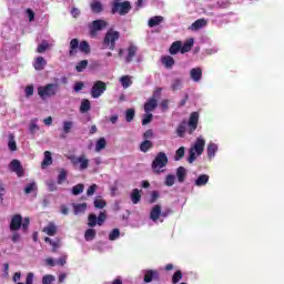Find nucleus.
<instances>
[{
  "label": "nucleus",
  "instance_id": "1",
  "mask_svg": "<svg viewBox=\"0 0 284 284\" xmlns=\"http://www.w3.org/2000/svg\"><path fill=\"white\" fill-rule=\"evenodd\" d=\"M169 162L170 159L168 158V154H165V152H159L151 164V170H153V174H162V172H165L163 168H168Z\"/></svg>",
  "mask_w": 284,
  "mask_h": 284
},
{
  "label": "nucleus",
  "instance_id": "2",
  "mask_svg": "<svg viewBox=\"0 0 284 284\" xmlns=\"http://www.w3.org/2000/svg\"><path fill=\"white\" fill-rule=\"evenodd\" d=\"M119 39H121V33L119 31H114V29H109L102 41L103 49L114 50Z\"/></svg>",
  "mask_w": 284,
  "mask_h": 284
},
{
  "label": "nucleus",
  "instance_id": "3",
  "mask_svg": "<svg viewBox=\"0 0 284 284\" xmlns=\"http://www.w3.org/2000/svg\"><path fill=\"white\" fill-rule=\"evenodd\" d=\"M203 152H205V139L203 138H197L195 140V143L193 146H191V149L189 150V159L187 162L189 163H193L196 161V155L201 156V154H203Z\"/></svg>",
  "mask_w": 284,
  "mask_h": 284
},
{
  "label": "nucleus",
  "instance_id": "4",
  "mask_svg": "<svg viewBox=\"0 0 284 284\" xmlns=\"http://www.w3.org/2000/svg\"><path fill=\"white\" fill-rule=\"evenodd\" d=\"M60 87L58 83H48L44 87L38 88V94L40 99H52L59 94Z\"/></svg>",
  "mask_w": 284,
  "mask_h": 284
},
{
  "label": "nucleus",
  "instance_id": "5",
  "mask_svg": "<svg viewBox=\"0 0 284 284\" xmlns=\"http://www.w3.org/2000/svg\"><path fill=\"white\" fill-rule=\"evenodd\" d=\"M77 50L84 52V54H90V43L83 40L79 44V39L74 38L70 41L69 57H74V54H77Z\"/></svg>",
  "mask_w": 284,
  "mask_h": 284
},
{
  "label": "nucleus",
  "instance_id": "6",
  "mask_svg": "<svg viewBox=\"0 0 284 284\" xmlns=\"http://www.w3.org/2000/svg\"><path fill=\"white\" fill-rule=\"evenodd\" d=\"M132 10V4L130 1L119 2V0L112 3L111 14H120V17H125L128 12Z\"/></svg>",
  "mask_w": 284,
  "mask_h": 284
},
{
  "label": "nucleus",
  "instance_id": "7",
  "mask_svg": "<svg viewBox=\"0 0 284 284\" xmlns=\"http://www.w3.org/2000/svg\"><path fill=\"white\" fill-rule=\"evenodd\" d=\"M69 161H71V163H72V165H74V168H77V165H79V170H81V171L88 170V168H90V160L88 159L87 154H82L80 156L71 155L69 158Z\"/></svg>",
  "mask_w": 284,
  "mask_h": 284
},
{
  "label": "nucleus",
  "instance_id": "8",
  "mask_svg": "<svg viewBox=\"0 0 284 284\" xmlns=\"http://www.w3.org/2000/svg\"><path fill=\"white\" fill-rule=\"evenodd\" d=\"M104 28H108V21L101 19L92 21V23L89 24L91 39H94L98 32H101V30H104Z\"/></svg>",
  "mask_w": 284,
  "mask_h": 284
},
{
  "label": "nucleus",
  "instance_id": "9",
  "mask_svg": "<svg viewBox=\"0 0 284 284\" xmlns=\"http://www.w3.org/2000/svg\"><path fill=\"white\" fill-rule=\"evenodd\" d=\"M108 90V84L105 82L98 80L91 88V97L92 99H99Z\"/></svg>",
  "mask_w": 284,
  "mask_h": 284
},
{
  "label": "nucleus",
  "instance_id": "10",
  "mask_svg": "<svg viewBox=\"0 0 284 284\" xmlns=\"http://www.w3.org/2000/svg\"><path fill=\"white\" fill-rule=\"evenodd\" d=\"M9 170L11 172H14L17 176H26V171L23 170V166L21 165V161L19 160H12L9 164Z\"/></svg>",
  "mask_w": 284,
  "mask_h": 284
},
{
  "label": "nucleus",
  "instance_id": "11",
  "mask_svg": "<svg viewBox=\"0 0 284 284\" xmlns=\"http://www.w3.org/2000/svg\"><path fill=\"white\" fill-rule=\"evenodd\" d=\"M144 283H152V281H161V274L156 270H145L144 271Z\"/></svg>",
  "mask_w": 284,
  "mask_h": 284
},
{
  "label": "nucleus",
  "instance_id": "12",
  "mask_svg": "<svg viewBox=\"0 0 284 284\" xmlns=\"http://www.w3.org/2000/svg\"><path fill=\"white\" fill-rule=\"evenodd\" d=\"M189 134H194L196 128H199V112H192L189 118Z\"/></svg>",
  "mask_w": 284,
  "mask_h": 284
},
{
  "label": "nucleus",
  "instance_id": "13",
  "mask_svg": "<svg viewBox=\"0 0 284 284\" xmlns=\"http://www.w3.org/2000/svg\"><path fill=\"white\" fill-rule=\"evenodd\" d=\"M48 65V61L43 57H37L33 60V68L38 72H41V70H45V67Z\"/></svg>",
  "mask_w": 284,
  "mask_h": 284
},
{
  "label": "nucleus",
  "instance_id": "14",
  "mask_svg": "<svg viewBox=\"0 0 284 284\" xmlns=\"http://www.w3.org/2000/svg\"><path fill=\"white\" fill-rule=\"evenodd\" d=\"M22 223H23V217L21 215H14L10 223V230L12 232H17L21 230Z\"/></svg>",
  "mask_w": 284,
  "mask_h": 284
},
{
  "label": "nucleus",
  "instance_id": "15",
  "mask_svg": "<svg viewBox=\"0 0 284 284\" xmlns=\"http://www.w3.org/2000/svg\"><path fill=\"white\" fill-rule=\"evenodd\" d=\"M126 57L124 58L125 63H132L134 57H136V52H139V48H136V45L131 44L129 45V48L126 49Z\"/></svg>",
  "mask_w": 284,
  "mask_h": 284
},
{
  "label": "nucleus",
  "instance_id": "16",
  "mask_svg": "<svg viewBox=\"0 0 284 284\" xmlns=\"http://www.w3.org/2000/svg\"><path fill=\"white\" fill-rule=\"evenodd\" d=\"M159 108V101L154 98H150L145 103H144V112L150 113L154 112Z\"/></svg>",
  "mask_w": 284,
  "mask_h": 284
},
{
  "label": "nucleus",
  "instance_id": "17",
  "mask_svg": "<svg viewBox=\"0 0 284 284\" xmlns=\"http://www.w3.org/2000/svg\"><path fill=\"white\" fill-rule=\"evenodd\" d=\"M161 63H162V65H164V68H166V70H172V68H174V64L176 63V61L171 55H163L161 58Z\"/></svg>",
  "mask_w": 284,
  "mask_h": 284
},
{
  "label": "nucleus",
  "instance_id": "18",
  "mask_svg": "<svg viewBox=\"0 0 284 284\" xmlns=\"http://www.w3.org/2000/svg\"><path fill=\"white\" fill-rule=\"evenodd\" d=\"M192 81H195V83H199L203 77V70L201 68H193L190 72Z\"/></svg>",
  "mask_w": 284,
  "mask_h": 284
},
{
  "label": "nucleus",
  "instance_id": "19",
  "mask_svg": "<svg viewBox=\"0 0 284 284\" xmlns=\"http://www.w3.org/2000/svg\"><path fill=\"white\" fill-rule=\"evenodd\" d=\"M160 217H161V205L156 204L151 210L150 219L151 221L156 223V221H159Z\"/></svg>",
  "mask_w": 284,
  "mask_h": 284
},
{
  "label": "nucleus",
  "instance_id": "20",
  "mask_svg": "<svg viewBox=\"0 0 284 284\" xmlns=\"http://www.w3.org/2000/svg\"><path fill=\"white\" fill-rule=\"evenodd\" d=\"M90 8L94 14H101L103 12V3L99 0H92Z\"/></svg>",
  "mask_w": 284,
  "mask_h": 284
},
{
  "label": "nucleus",
  "instance_id": "21",
  "mask_svg": "<svg viewBox=\"0 0 284 284\" xmlns=\"http://www.w3.org/2000/svg\"><path fill=\"white\" fill-rule=\"evenodd\" d=\"M194 48V39H189L184 43L181 42V54H185V52H190Z\"/></svg>",
  "mask_w": 284,
  "mask_h": 284
},
{
  "label": "nucleus",
  "instance_id": "22",
  "mask_svg": "<svg viewBox=\"0 0 284 284\" xmlns=\"http://www.w3.org/2000/svg\"><path fill=\"white\" fill-rule=\"evenodd\" d=\"M176 176L179 183H185V179L187 176V170L184 166H179L176 169Z\"/></svg>",
  "mask_w": 284,
  "mask_h": 284
},
{
  "label": "nucleus",
  "instance_id": "23",
  "mask_svg": "<svg viewBox=\"0 0 284 284\" xmlns=\"http://www.w3.org/2000/svg\"><path fill=\"white\" fill-rule=\"evenodd\" d=\"M152 148H154V143L150 140H144L140 144V151L143 152L144 154L150 152V150H152Z\"/></svg>",
  "mask_w": 284,
  "mask_h": 284
},
{
  "label": "nucleus",
  "instance_id": "24",
  "mask_svg": "<svg viewBox=\"0 0 284 284\" xmlns=\"http://www.w3.org/2000/svg\"><path fill=\"white\" fill-rule=\"evenodd\" d=\"M187 131V122L185 120H183L176 129V134L180 138H184L185 136V132Z\"/></svg>",
  "mask_w": 284,
  "mask_h": 284
},
{
  "label": "nucleus",
  "instance_id": "25",
  "mask_svg": "<svg viewBox=\"0 0 284 284\" xmlns=\"http://www.w3.org/2000/svg\"><path fill=\"white\" fill-rule=\"evenodd\" d=\"M207 181H210V175L202 174L195 180L196 187H203V185H207Z\"/></svg>",
  "mask_w": 284,
  "mask_h": 284
},
{
  "label": "nucleus",
  "instance_id": "26",
  "mask_svg": "<svg viewBox=\"0 0 284 284\" xmlns=\"http://www.w3.org/2000/svg\"><path fill=\"white\" fill-rule=\"evenodd\" d=\"M163 23V16H155L149 20V28H156Z\"/></svg>",
  "mask_w": 284,
  "mask_h": 284
},
{
  "label": "nucleus",
  "instance_id": "27",
  "mask_svg": "<svg viewBox=\"0 0 284 284\" xmlns=\"http://www.w3.org/2000/svg\"><path fill=\"white\" fill-rule=\"evenodd\" d=\"M209 159H214L216 155V152H219V145L214 143H210L206 149Z\"/></svg>",
  "mask_w": 284,
  "mask_h": 284
},
{
  "label": "nucleus",
  "instance_id": "28",
  "mask_svg": "<svg viewBox=\"0 0 284 284\" xmlns=\"http://www.w3.org/2000/svg\"><path fill=\"white\" fill-rule=\"evenodd\" d=\"M57 225L51 222L44 229L43 232L48 234V236H54L57 234Z\"/></svg>",
  "mask_w": 284,
  "mask_h": 284
},
{
  "label": "nucleus",
  "instance_id": "29",
  "mask_svg": "<svg viewBox=\"0 0 284 284\" xmlns=\"http://www.w3.org/2000/svg\"><path fill=\"white\" fill-rule=\"evenodd\" d=\"M207 26L206 19H199L191 24V30H201V28H205Z\"/></svg>",
  "mask_w": 284,
  "mask_h": 284
},
{
  "label": "nucleus",
  "instance_id": "30",
  "mask_svg": "<svg viewBox=\"0 0 284 284\" xmlns=\"http://www.w3.org/2000/svg\"><path fill=\"white\" fill-rule=\"evenodd\" d=\"M91 108H92V104L90 103V100L83 99L80 105V112L82 114H85V112H90Z\"/></svg>",
  "mask_w": 284,
  "mask_h": 284
},
{
  "label": "nucleus",
  "instance_id": "31",
  "mask_svg": "<svg viewBox=\"0 0 284 284\" xmlns=\"http://www.w3.org/2000/svg\"><path fill=\"white\" fill-rule=\"evenodd\" d=\"M48 165H52V153L50 151L44 152V159L41 163V168H48Z\"/></svg>",
  "mask_w": 284,
  "mask_h": 284
},
{
  "label": "nucleus",
  "instance_id": "32",
  "mask_svg": "<svg viewBox=\"0 0 284 284\" xmlns=\"http://www.w3.org/2000/svg\"><path fill=\"white\" fill-rule=\"evenodd\" d=\"M179 52H181V41H175L171 44L169 49V53L174 55V54H179Z\"/></svg>",
  "mask_w": 284,
  "mask_h": 284
},
{
  "label": "nucleus",
  "instance_id": "33",
  "mask_svg": "<svg viewBox=\"0 0 284 284\" xmlns=\"http://www.w3.org/2000/svg\"><path fill=\"white\" fill-rule=\"evenodd\" d=\"M47 50H50V43H48V40H43L38 44L37 52L38 54H43Z\"/></svg>",
  "mask_w": 284,
  "mask_h": 284
},
{
  "label": "nucleus",
  "instance_id": "34",
  "mask_svg": "<svg viewBox=\"0 0 284 284\" xmlns=\"http://www.w3.org/2000/svg\"><path fill=\"white\" fill-rule=\"evenodd\" d=\"M131 201L134 205L141 202V192L139 189H134L131 193Z\"/></svg>",
  "mask_w": 284,
  "mask_h": 284
},
{
  "label": "nucleus",
  "instance_id": "35",
  "mask_svg": "<svg viewBox=\"0 0 284 284\" xmlns=\"http://www.w3.org/2000/svg\"><path fill=\"white\" fill-rule=\"evenodd\" d=\"M85 241H94L97 239V230L88 229L84 233Z\"/></svg>",
  "mask_w": 284,
  "mask_h": 284
},
{
  "label": "nucleus",
  "instance_id": "36",
  "mask_svg": "<svg viewBox=\"0 0 284 284\" xmlns=\"http://www.w3.org/2000/svg\"><path fill=\"white\" fill-rule=\"evenodd\" d=\"M83 190H85V185L79 183L72 187L73 196H79V194H83Z\"/></svg>",
  "mask_w": 284,
  "mask_h": 284
},
{
  "label": "nucleus",
  "instance_id": "37",
  "mask_svg": "<svg viewBox=\"0 0 284 284\" xmlns=\"http://www.w3.org/2000/svg\"><path fill=\"white\" fill-rule=\"evenodd\" d=\"M105 145H108L105 138H100L95 143V151L101 152V150H105Z\"/></svg>",
  "mask_w": 284,
  "mask_h": 284
},
{
  "label": "nucleus",
  "instance_id": "38",
  "mask_svg": "<svg viewBox=\"0 0 284 284\" xmlns=\"http://www.w3.org/2000/svg\"><path fill=\"white\" fill-rule=\"evenodd\" d=\"M135 114H136V112L134 111V109H128L125 111V121H126V123H132V121H134Z\"/></svg>",
  "mask_w": 284,
  "mask_h": 284
},
{
  "label": "nucleus",
  "instance_id": "39",
  "mask_svg": "<svg viewBox=\"0 0 284 284\" xmlns=\"http://www.w3.org/2000/svg\"><path fill=\"white\" fill-rule=\"evenodd\" d=\"M181 88H183V81H181V79L179 78L174 79L171 84V89L173 90V92H176V90H181Z\"/></svg>",
  "mask_w": 284,
  "mask_h": 284
},
{
  "label": "nucleus",
  "instance_id": "40",
  "mask_svg": "<svg viewBox=\"0 0 284 284\" xmlns=\"http://www.w3.org/2000/svg\"><path fill=\"white\" fill-rule=\"evenodd\" d=\"M93 205L97 210H103V207H105L108 203L103 199H95Z\"/></svg>",
  "mask_w": 284,
  "mask_h": 284
},
{
  "label": "nucleus",
  "instance_id": "41",
  "mask_svg": "<svg viewBox=\"0 0 284 284\" xmlns=\"http://www.w3.org/2000/svg\"><path fill=\"white\" fill-rule=\"evenodd\" d=\"M185 156V146H181L175 151L174 161H181Z\"/></svg>",
  "mask_w": 284,
  "mask_h": 284
},
{
  "label": "nucleus",
  "instance_id": "42",
  "mask_svg": "<svg viewBox=\"0 0 284 284\" xmlns=\"http://www.w3.org/2000/svg\"><path fill=\"white\" fill-rule=\"evenodd\" d=\"M73 126H74V122L64 121L63 122V132H64V134H70V132H72Z\"/></svg>",
  "mask_w": 284,
  "mask_h": 284
},
{
  "label": "nucleus",
  "instance_id": "43",
  "mask_svg": "<svg viewBox=\"0 0 284 284\" xmlns=\"http://www.w3.org/2000/svg\"><path fill=\"white\" fill-rule=\"evenodd\" d=\"M68 179V171H65L64 169H62L58 175V185L63 184V181H65Z\"/></svg>",
  "mask_w": 284,
  "mask_h": 284
},
{
  "label": "nucleus",
  "instance_id": "44",
  "mask_svg": "<svg viewBox=\"0 0 284 284\" xmlns=\"http://www.w3.org/2000/svg\"><path fill=\"white\" fill-rule=\"evenodd\" d=\"M88 226L89 227H95L97 225H98V219H97V215L95 214H90L89 216H88Z\"/></svg>",
  "mask_w": 284,
  "mask_h": 284
},
{
  "label": "nucleus",
  "instance_id": "45",
  "mask_svg": "<svg viewBox=\"0 0 284 284\" xmlns=\"http://www.w3.org/2000/svg\"><path fill=\"white\" fill-rule=\"evenodd\" d=\"M121 236V231L119 229H113L109 234V241H116Z\"/></svg>",
  "mask_w": 284,
  "mask_h": 284
},
{
  "label": "nucleus",
  "instance_id": "46",
  "mask_svg": "<svg viewBox=\"0 0 284 284\" xmlns=\"http://www.w3.org/2000/svg\"><path fill=\"white\" fill-rule=\"evenodd\" d=\"M34 191H37V183L36 182L29 183L24 187V194H31Z\"/></svg>",
  "mask_w": 284,
  "mask_h": 284
},
{
  "label": "nucleus",
  "instance_id": "47",
  "mask_svg": "<svg viewBox=\"0 0 284 284\" xmlns=\"http://www.w3.org/2000/svg\"><path fill=\"white\" fill-rule=\"evenodd\" d=\"M120 81L122 83V88H124V89L130 88V85H132V80H130V77H128V75H123L120 79Z\"/></svg>",
  "mask_w": 284,
  "mask_h": 284
},
{
  "label": "nucleus",
  "instance_id": "48",
  "mask_svg": "<svg viewBox=\"0 0 284 284\" xmlns=\"http://www.w3.org/2000/svg\"><path fill=\"white\" fill-rule=\"evenodd\" d=\"M88 68V60H82L75 65L77 72H83Z\"/></svg>",
  "mask_w": 284,
  "mask_h": 284
},
{
  "label": "nucleus",
  "instance_id": "49",
  "mask_svg": "<svg viewBox=\"0 0 284 284\" xmlns=\"http://www.w3.org/2000/svg\"><path fill=\"white\" fill-rule=\"evenodd\" d=\"M152 119H154V115L152 113H146L142 118V125H148V123H152Z\"/></svg>",
  "mask_w": 284,
  "mask_h": 284
},
{
  "label": "nucleus",
  "instance_id": "50",
  "mask_svg": "<svg viewBox=\"0 0 284 284\" xmlns=\"http://www.w3.org/2000/svg\"><path fill=\"white\" fill-rule=\"evenodd\" d=\"M181 278H183V272L176 271L172 276V283L176 284L181 281Z\"/></svg>",
  "mask_w": 284,
  "mask_h": 284
},
{
  "label": "nucleus",
  "instance_id": "51",
  "mask_svg": "<svg viewBox=\"0 0 284 284\" xmlns=\"http://www.w3.org/2000/svg\"><path fill=\"white\" fill-rule=\"evenodd\" d=\"M174 181H175L174 175L169 174L165 178L164 184L166 185V187H172V185H174Z\"/></svg>",
  "mask_w": 284,
  "mask_h": 284
},
{
  "label": "nucleus",
  "instance_id": "52",
  "mask_svg": "<svg viewBox=\"0 0 284 284\" xmlns=\"http://www.w3.org/2000/svg\"><path fill=\"white\" fill-rule=\"evenodd\" d=\"M85 210H88L87 203L78 204L74 206L75 214H79V212H85Z\"/></svg>",
  "mask_w": 284,
  "mask_h": 284
},
{
  "label": "nucleus",
  "instance_id": "53",
  "mask_svg": "<svg viewBox=\"0 0 284 284\" xmlns=\"http://www.w3.org/2000/svg\"><path fill=\"white\" fill-rule=\"evenodd\" d=\"M97 222L98 225H103V223H105V219H108V215L105 214V212H100L99 216L97 217Z\"/></svg>",
  "mask_w": 284,
  "mask_h": 284
},
{
  "label": "nucleus",
  "instance_id": "54",
  "mask_svg": "<svg viewBox=\"0 0 284 284\" xmlns=\"http://www.w3.org/2000/svg\"><path fill=\"white\" fill-rule=\"evenodd\" d=\"M160 108H161L162 112H168V110L170 108V100H162L160 103Z\"/></svg>",
  "mask_w": 284,
  "mask_h": 284
},
{
  "label": "nucleus",
  "instance_id": "55",
  "mask_svg": "<svg viewBox=\"0 0 284 284\" xmlns=\"http://www.w3.org/2000/svg\"><path fill=\"white\" fill-rule=\"evenodd\" d=\"M54 283V276L53 275H44L42 277V284H52Z\"/></svg>",
  "mask_w": 284,
  "mask_h": 284
},
{
  "label": "nucleus",
  "instance_id": "56",
  "mask_svg": "<svg viewBox=\"0 0 284 284\" xmlns=\"http://www.w3.org/2000/svg\"><path fill=\"white\" fill-rule=\"evenodd\" d=\"M97 187V184H92L91 186H89V189L87 190V196H94Z\"/></svg>",
  "mask_w": 284,
  "mask_h": 284
},
{
  "label": "nucleus",
  "instance_id": "57",
  "mask_svg": "<svg viewBox=\"0 0 284 284\" xmlns=\"http://www.w3.org/2000/svg\"><path fill=\"white\" fill-rule=\"evenodd\" d=\"M152 136H154L152 129H149L143 133V139H145V141H148V139H152Z\"/></svg>",
  "mask_w": 284,
  "mask_h": 284
},
{
  "label": "nucleus",
  "instance_id": "58",
  "mask_svg": "<svg viewBox=\"0 0 284 284\" xmlns=\"http://www.w3.org/2000/svg\"><path fill=\"white\" fill-rule=\"evenodd\" d=\"M158 199H159V191H152L150 203H156Z\"/></svg>",
  "mask_w": 284,
  "mask_h": 284
},
{
  "label": "nucleus",
  "instance_id": "59",
  "mask_svg": "<svg viewBox=\"0 0 284 284\" xmlns=\"http://www.w3.org/2000/svg\"><path fill=\"white\" fill-rule=\"evenodd\" d=\"M32 94H34V87L28 85L26 88V97H32Z\"/></svg>",
  "mask_w": 284,
  "mask_h": 284
},
{
  "label": "nucleus",
  "instance_id": "60",
  "mask_svg": "<svg viewBox=\"0 0 284 284\" xmlns=\"http://www.w3.org/2000/svg\"><path fill=\"white\" fill-rule=\"evenodd\" d=\"M21 226H22V230L26 232V230H28V227L30 226V217H24Z\"/></svg>",
  "mask_w": 284,
  "mask_h": 284
},
{
  "label": "nucleus",
  "instance_id": "61",
  "mask_svg": "<svg viewBox=\"0 0 284 284\" xmlns=\"http://www.w3.org/2000/svg\"><path fill=\"white\" fill-rule=\"evenodd\" d=\"M8 145L11 152H17V142L14 140H10Z\"/></svg>",
  "mask_w": 284,
  "mask_h": 284
},
{
  "label": "nucleus",
  "instance_id": "62",
  "mask_svg": "<svg viewBox=\"0 0 284 284\" xmlns=\"http://www.w3.org/2000/svg\"><path fill=\"white\" fill-rule=\"evenodd\" d=\"M48 187H49V192H57V184L52 181L47 183Z\"/></svg>",
  "mask_w": 284,
  "mask_h": 284
},
{
  "label": "nucleus",
  "instance_id": "63",
  "mask_svg": "<svg viewBox=\"0 0 284 284\" xmlns=\"http://www.w3.org/2000/svg\"><path fill=\"white\" fill-rule=\"evenodd\" d=\"M51 246H52V252L54 253V252H57V250H59V247H60V243H59V240L58 241H53V242H51V244H50Z\"/></svg>",
  "mask_w": 284,
  "mask_h": 284
},
{
  "label": "nucleus",
  "instance_id": "64",
  "mask_svg": "<svg viewBox=\"0 0 284 284\" xmlns=\"http://www.w3.org/2000/svg\"><path fill=\"white\" fill-rule=\"evenodd\" d=\"M27 14H28L29 21H34V11H32V9H27Z\"/></svg>",
  "mask_w": 284,
  "mask_h": 284
}]
</instances>
